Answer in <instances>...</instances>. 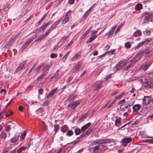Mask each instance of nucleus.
<instances>
[{
	"instance_id": "43",
	"label": "nucleus",
	"mask_w": 153,
	"mask_h": 153,
	"mask_svg": "<svg viewBox=\"0 0 153 153\" xmlns=\"http://www.w3.org/2000/svg\"><path fill=\"white\" fill-rule=\"evenodd\" d=\"M58 71H57L56 72V73L52 77H51L50 79L52 80L54 78L55 79L58 76L59 74L58 73H57Z\"/></svg>"
},
{
	"instance_id": "22",
	"label": "nucleus",
	"mask_w": 153,
	"mask_h": 153,
	"mask_svg": "<svg viewBox=\"0 0 153 153\" xmlns=\"http://www.w3.org/2000/svg\"><path fill=\"white\" fill-rule=\"evenodd\" d=\"M103 145H97L94 147H93V149L94 150V151L96 152L97 151H98L99 149H100L101 146H103Z\"/></svg>"
},
{
	"instance_id": "25",
	"label": "nucleus",
	"mask_w": 153,
	"mask_h": 153,
	"mask_svg": "<svg viewBox=\"0 0 153 153\" xmlns=\"http://www.w3.org/2000/svg\"><path fill=\"white\" fill-rule=\"evenodd\" d=\"M97 36H92L90 38L88 39V40L87 41L86 43H88L89 42H91L93 40L95 39L96 37Z\"/></svg>"
},
{
	"instance_id": "49",
	"label": "nucleus",
	"mask_w": 153,
	"mask_h": 153,
	"mask_svg": "<svg viewBox=\"0 0 153 153\" xmlns=\"http://www.w3.org/2000/svg\"><path fill=\"white\" fill-rule=\"evenodd\" d=\"M49 103V101H45V102L44 103H43L42 105L44 107L48 105Z\"/></svg>"
},
{
	"instance_id": "63",
	"label": "nucleus",
	"mask_w": 153,
	"mask_h": 153,
	"mask_svg": "<svg viewBox=\"0 0 153 153\" xmlns=\"http://www.w3.org/2000/svg\"><path fill=\"white\" fill-rule=\"evenodd\" d=\"M10 125H9L6 127L5 128V130L7 131H10Z\"/></svg>"
},
{
	"instance_id": "56",
	"label": "nucleus",
	"mask_w": 153,
	"mask_h": 153,
	"mask_svg": "<svg viewBox=\"0 0 153 153\" xmlns=\"http://www.w3.org/2000/svg\"><path fill=\"white\" fill-rule=\"evenodd\" d=\"M42 65H39L37 67H36V68L35 69L34 71H36V72H37L38 71L40 70L41 68H42Z\"/></svg>"
},
{
	"instance_id": "54",
	"label": "nucleus",
	"mask_w": 153,
	"mask_h": 153,
	"mask_svg": "<svg viewBox=\"0 0 153 153\" xmlns=\"http://www.w3.org/2000/svg\"><path fill=\"white\" fill-rule=\"evenodd\" d=\"M125 46L127 48H130L131 47V45L129 42H127L125 44Z\"/></svg>"
},
{
	"instance_id": "23",
	"label": "nucleus",
	"mask_w": 153,
	"mask_h": 153,
	"mask_svg": "<svg viewBox=\"0 0 153 153\" xmlns=\"http://www.w3.org/2000/svg\"><path fill=\"white\" fill-rule=\"evenodd\" d=\"M142 5L140 4H138L136 5L135 7V9L136 10H139L142 8Z\"/></svg>"
},
{
	"instance_id": "31",
	"label": "nucleus",
	"mask_w": 153,
	"mask_h": 153,
	"mask_svg": "<svg viewBox=\"0 0 153 153\" xmlns=\"http://www.w3.org/2000/svg\"><path fill=\"white\" fill-rule=\"evenodd\" d=\"M1 136L2 138H5L7 137V133L5 132H2L1 134Z\"/></svg>"
},
{
	"instance_id": "26",
	"label": "nucleus",
	"mask_w": 153,
	"mask_h": 153,
	"mask_svg": "<svg viewBox=\"0 0 153 153\" xmlns=\"http://www.w3.org/2000/svg\"><path fill=\"white\" fill-rule=\"evenodd\" d=\"M109 52H110L112 53L113 51H107L106 52L104 53V54H103L99 56H97V59H98L101 58L102 57L105 56L106 54H108Z\"/></svg>"
},
{
	"instance_id": "34",
	"label": "nucleus",
	"mask_w": 153,
	"mask_h": 153,
	"mask_svg": "<svg viewBox=\"0 0 153 153\" xmlns=\"http://www.w3.org/2000/svg\"><path fill=\"white\" fill-rule=\"evenodd\" d=\"M69 18L68 17L65 16L62 21V23L65 24L68 20Z\"/></svg>"
},
{
	"instance_id": "50",
	"label": "nucleus",
	"mask_w": 153,
	"mask_h": 153,
	"mask_svg": "<svg viewBox=\"0 0 153 153\" xmlns=\"http://www.w3.org/2000/svg\"><path fill=\"white\" fill-rule=\"evenodd\" d=\"M59 125H54V131H56V132H57L59 130Z\"/></svg>"
},
{
	"instance_id": "27",
	"label": "nucleus",
	"mask_w": 153,
	"mask_h": 153,
	"mask_svg": "<svg viewBox=\"0 0 153 153\" xmlns=\"http://www.w3.org/2000/svg\"><path fill=\"white\" fill-rule=\"evenodd\" d=\"M91 29V27H90L82 35V37L83 38L85 37L90 32Z\"/></svg>"
},
{
	"instance_id": "42",
	"label": "nucleus",
	"mask_w": 153,
	"mask_h": 153,
	"mask_svg": "<svg viewBox=\"0 0 153 153\" xmlns=\"http://www.w3.org/2000/svg\"><path fill=\"white\" fill-rule=\"evenodd\" d=\"M70 53V52L69 51L64 56L62 59V60L63 61L65 60L67 57H68L69 53Z\"/></svg>"
},
{
	"instance_id": "3",
	"label": "nucleus",
	"mask_w": 153,
	"mask_h": 153,
	"mask_svg": "<svg viewBox=\"0 0 153 153\" xmlns=\"http://www.w3.org/2000/svg\"><path fill=\"white\" fill-rule=\"evenodd\" d=\"M103 81H98L95 83L93 85L94 88V91H98L102 87V83Z\"/></svg>"
},
{
	"instance_id": "2",
	"label": "nucleus",
	"mask_w": 153,
	"mask_h": 153,
	"mask_svg": "<svg viewBox=\"0 0 153 153\" xmlns=\"http://www.w3.org/2000/svg\"><path fill=\"white\" fill-rule=\"evenodd\" d=\"M143 86L146 89L153 88V80L149 79H146L143 83Z\"/></svg>"
},
{
	"instance_id": "33",
	"label": "nucleus",
	"mask_w": 153,
	"mask_h": 153,
	"mask_svg": "<svg viewBox=\"0 0 153 153\" xmlns=\"http://www.w3.org/2000/svg\"><path fill=\"white\" fill-rule=\"evenodd\" d=\"M79 55L78 53H76L75 56L71 59V60L72 61L75 60L77 58H78Z\"/></svg>"
},
{
	"instance_id": "57",
	"label": "nucleus",
	"mask_w": 153,
	"mask_h": 153,
	"mask_svg": "<svg viewBox=\"0 0 153 153\" xmlns=\"http://www.w3.org/2000/svg\"><path fill=\"white\" fill-rule=\"evenodd\" d=\"M53 30L50 28V29H49L48 31L46 32L45 34L47 36L49 33H50Z\"/></svg>"
},
{
	"instance_id": "15",
	"label": "nucleus",
	"mask_w": 153,
	"mask_h": 153,
	"mask_svg": "<svg viewBox=\"0 0 153 153\" xmlns=\"http://www.w3.org/2000/svg\"><path fill=\"white\" fill-rule=\"evenodd\" d=\"M141 34V32L140 30H137L134 33L133 36L134 37H138L140 36Z\"/></svg>"
},
{
	"instance_id": "21",
	"label": "nucleus",
	"mask_w": 153,
	"mask_h": 153,
	"mask_svg": "<svg viewBox=\"0 0 153 153\" xmlns=\"http://www.w3.org/2000/svg\"><path fill=\"white\" fill-rule=\"evenodd\" d=\"M19 136H17L14 138H12L11 140V142L12 143H14L16 142L19 140Z\"/></svg>"
},
{
	"instance_id": "44",
	"label": "nucleus",
	"mask_w": 153,
	"mask_h": 153,
	"mask_svg": "<svg viewBox=\"0 0 153 153\" xmlns=\"http://www.w3.org/2000/svg\"><path fill=\"white\" fill-rule=\"evenodd\" d=\"M122 63V61H120L119 62L116 66V68H117V70H118L120 69V67Z\"/></svg>"
},
{
	"instance_id": "59",
	"label": "nucleus",
	"mask_w": 153,
	"mask_h": 153,
	"mask_svg": "<svg viewBox=\"0 0 153 153\" xmlns=\"http://www.w3.org/2000/svg\"><path fill=\"white\" fill-rule=\"evenodd\" d=\"M37 37V35H35L33 36L32 37L29 39L31 41V42H32L33 40L35 39Z\"/></svg>"
},
{
	"instance_id": "11",
	"label": "nucleus",
	"mask_w": 153,
	"mask_h": 153,
	"mask_svg": "<svg viewBox=\"0 0 153 153\" xmlns=\"http://www.w3.org/2000/svg\"><path fill=\"white\" fill-rule=\"evenodd\" d=\"M141 105L139 104H137L134 105L132 107L133 112H137L141 108Z\"/></svg>"
},
{
	"instance_id": "36",
	"label": "nucleus",
	"mask_w": 153,
	"mask_h": 153,
	"mask_svg": "<svg viewBox=\"0 0 153 153\" xmlns=\"http://www.w3.org/2000/svg\"><path fill=\"white\" fill-rule=\"evenodd\" d=\"M46 16L45 15L42 17L41 19L36 23V25L37 26L39 25L40 23L44 19Z\"/></svg>"
},
{
	"instance_id": "53",
	"label": "nucleus",
	"mask_w": 153,
	"mask_h": 153,
	"mask_svg": "<svg viewBox=\"0 0 153 153\" xmlns=\"http://www.w3.org/2000/svg\"><path fill=\"white\" fill-rule=\"evenodd\" d=\"M68 36H64L62 37V39L61 40V42H64L66 40V39L68 38Z\"/></svg>"
},
{
	"instance_id": "13",
	"label": "nucleus",
	"mask_w": 153,
	"mask_h": 153,
	"mask_svg": "<svg viewBox=\"0 0 153 153\" xmlns=\"http://www.w3.org/2000/svg\"><path fill=\"white\" fill-rule=\"evenodd\" d=\"M144 52L143 51H140L138 53L135 57L137 59V57H138V58L137 60V61H138L140 59L143 55Z\"/></svg>"
},
{
	"instance_id": "46",
	"label": "nucleus",
	"mask_w": 153,
	"mask_h": 153,
	"mask_svg": "<svg viewBox=\"0 0 153 153\" xmlns=\"http://www.w3.org/2000/svg\"><path fill=\"white\" fill-rule=\"evenodd\" d=\"M73 41H72V40L71 41L69 42V43L66 46L65 48V49H66L67 48H69L72 45V44L73 43Z\"/></svg>"
},
{
	"instance_id": "37",
	"label": "nucleus",
	"mask_w": 153,
	"mask_h": 153,
	"mask_svg": "<svg viewBox=\"0 0 153 153\" xmlns=\"http://www.w3.org/2000/svg\"><path fill=\"white\" fill-rule=\"evenodd\" d=\"M143 33L146 35H149L151 34V31L149 30H147L144 31Z\"/></svg>"
},
{
	"instance_id": "64",
	"label": "nucleus",
	"mask_w": 153,
	"mask_h": 153,
	"mask_svg": "<svg viewBox=\"0 0 153 153\" xmlns=\"http://www.w3.org/2000/svg\"><path fill=\"white\" fill-rule=\"evenodd\" d=\"M62 19H59L56 21L54 24L56 26L61 21Z\"/></svg>"
},
{
	"instance_id": "51",
	"label": "nucleus",
	"mask_w": 153,
	"mask_h": 153,
	"mask_svg": "<svg viewBox=\"0 0 153 153\" xmlns=\"http://www.w3.org/2000/svg\"><path fill=\"white\" fill-rule=\"evenodd\" d=\"M43 30L42 29V26L41 27H39V28L37 29H36L34 31L35 32H38L40 31H42V30Z\"/></svg>"
},
{
	"instance_id": "6",
	"label": "nucleus",
	"mask_w": 153,
	"mask_h": 153,
	"mask_svg": "<svg viewBox=\"0 0 153 153\" xmlns=\"http://www.w3.org/2000/svg\"><path fill=\"white\" fill-rule=\"evenodd\" d=\"M153 61L150 60L147 63H144L140 67V68L143 69L144 70H146L151 65Z\"/></svg>"
},
{
	"instance_id": "18",
	"label": "nucleus",
	"mask_w": 153,
	"mask_h": 153,
	"mask_svg": "<svg viewBox=\"0 0 153 153\" xmlns=\"http://www.w3.org/2000/svg\"><path fill=\"white\" fill-rule=\"evenodd\" d=\"M83 139L82 137H81L80 136L76 138V140L74 141L73 143L74 144L79 143V142L81 141Z\"/></svg>"
},
{
	"instance_id": "5",
	"label": "nucleus",
	"mask_w": 153,
	"mask_h": 153,
	"mask_svg": "<svg viewBox=\"0 0 153 153\" xmlns=\"http://www.w3.org/2000/svg\"><path fill=\"white\" fill-rule=\"evenodd\" d=\"M152 40L150 38L147 39H146L145 41L139 43L135 48V49H137V48H140L141 46L144 44H147L149 42H150Z\"/></svg>"
},
{
	"instance_id": "10",
	"label": "nucleus",
	"mask_w": 153,
	"mask_h": 153,
	"mask_svg": "<svg viewBox=\"0 0 153 153\" xmlns=\"http://www.w3.org/2000/svg\"><path fill=\"white\" fill-rule=\"evenodd\" d=\"M132 140L131 138H124L122 140V143L123 145L125 146L127 144L130 142Z\"/></svg>"
},
{
	"instance_id": "30",
	"label": "nucleus",
	"mask_w": 153,
	"mask_h": 153,
	"mask_svg": "<svg viewBox=\"0 0 153 153\" xmlns=\"http://www.w3.org/2000/svg\"><path fill=\"white\" fill-rule=\"evenodd\" d=\"M81 131V130L79 128H76L75 130V133L76 134L79 135V134Z\"/></svg>"
},
{
	"instance_id": "45",
	"label": "nucleus",
	"mask_w": 153,
	"mask_h": 153,
	"mask_svg": "<svg viewBox=\"0 0 153 153\" xmlns=\"http://www.w3.org/2000/svg\"><path fill=\"white\" fill-rule=\"evenodd\" d=\"M112 74H110L108 75L104 79L102 80L103 81V82L105 81H107L109 79H110L111 77V76Z\"/></svg>"
},
{
	"instance_id": "4",
	"label": "nucleus",
	"mask_w": 153,
	"mask_h": 153,
	"mask_svg": "<svg viewBox=\"0 0 153 153\" xmlns=\"http://www.w3.org/2000/svg\"><path fill=\"white\" fill-rule=\"evenodd\" d=\"M80 100H78L77 101L73 102H71V103L68 104L67 106L68 108V109L69 107H71L72 109L74 110L76 107L80 103Z\"/></svg>"
},
{
	"instance_id": "47",
	"label": "nucleus",
	"mask_w": 153,
	"mask_h": 153,
	"mask_svg": "<svg viewBox=\"0 0 153 153\" xmlns=\"http://www.w3.org/2000/svg\"><path fill=\"white\" fill-rule=\"evenodd\" d=\"M31 42V41L28 39L23 45H24L26 47Z\"/></svg>"
},
{
	"instance_id": "39",
	"label": "nucleus",
	"mask_w": 153,
	"mask_h": 153,
	"mask_svg": "<svg viewBox=\"0 0 153 153\" xmlns=\"http://www.w3.org/2000/svg\"><path fill=\"white\" fill-rule=\"evenodd\" d=\"M114 31H113V30H111L110 31H109L107 33L108 34V38L111 36H112L114 33Z\"/></svg>"
},
{
	"instance_id": "35",
	"label": "nucleus",
	"mask_w": 153,
	"mask_h": 153,
	"mask_svg": "<svg viewBox=\"0 0 153 153\" xmlns=\"http://www.w3.org/2000/svg\"><path fill=\"white\" fill-rule=\"evenodd\" d=\"M82 65V63L80 62H79L76 65L75 68L79 69Z\"/></svg>"
},
{
	"instance_id": "40",
	"label": "nucleus",
	"mask_w": 153,
	"mask_h": 153,
	"mask_svg": "<svg viewBox=\"0 0 153 153\" xmlns=\"http://www.w3.org/2000/svg\"><path fill=\"white\" fill-rule=\"evenodd\" d=\"M46 74L43 73L37 79L38 80H41L45 76Z\"/></svg>"
},
{
	"instance_id": "12",
	"label": "nucleus",
	"mask_w": 153,
	"mask_h": 153,
	"mask_svg": "<svg viewBox=\"0 0 153 153\" xmlns=\"http://www.w3.org/2000/svg\"><path fill=\"white\" fill-rule=\"evenodd\" d=\"M26 63L27 62L26 61H24L22 62L18 67L16 70L17 71H19L25 68L24 66L25 65H26Z\"/></svg>"
},
{
	"instance_id": "32",
	"label": "nucleus",
	"mask_w": 153,
	"mask_h": 153,
	"mask_svg": "<svg viewBox=\"0 0 153 153\" xmlns=\"http://www.w3.org/2000/svg\"><path fill=\"white\" fill-rule=\"evenodd\" d=\"M73 134V132L71 130H68L66 134V135L68 136H71Z\"/></svg>"
},
{
	"instance_id": "29",
	"label": "nucleus",
	"mask_w": 153,
	"mask_h": 153,
	"mask_svg": "<svg viewBox=\"0 0 153 153\" xmlns=\"http://www.w3.org/2000/svg\"><path fill=\"white\" fill-rule=\"evenodd\" d=\"M93 5L85 13V14L84 15V16H86L87 15H88L91 12V11L92 10Z\"/></svg>"
},
{
	"instance_id": "52",
	"label": "nucleus",
	"mask_w": 153,
	"mask_h": 153,
	"mask_svg": "<svg viewBox=\"0 0 153 153\" xmlns=\"http://www.w3.org/2000/svg\"><path fill=\"white\" fill-rule=\"evenodd\" d=\"M123 25L122 23H121L119 26L117 28V29L116 30V32L115 33L116 34L117 32H118L120 30V28H121V27L123 26Z\"/></svg>"
},
{
	"instance_id": "16",
	"label": "nucleus",
	"mask_w": 153,
	"mask_h": 153,
	"mask_svg": "<svg viewBox=\"0 0 153 153\" xmlns=\"http://www.w3.org/2000/svg\"><path fill=\"white\" fill-rule=\"evenodd\" d=\"M77 95H75L74 94H72L70 96L68 99V100L69 102H71V101L74 100L76 97Z\"/></svg>"
},
{
	"instance_id": "61",
	"label": "nucleus",
	"mask_w": 153,
	"mask_h": 153,
	"mask_svg": "<svg viewBox=\"0 0 153 153\" xmlns=\"http://www.w3.org/2000/svg\"><path fill=\"white\" fill-rule=\"evenodd\" d=\"M92 131V129H91V128L89 129L88 130V131H87L86 133H85L86 135H88V134H89L91 133V132Z\"/></svg>"
},
{
	"instance_id": "20",
	"label": "nucleus",
	"mask_w": 153,
	"mask_h": 153,
	"mask_svg": "<svg viewBox=\"0 0 153 153\" xmlns=\"http://www.w3.org/2000/svg\"><path fill=\"white\" fill-rule=\"evenodd\" d=\"M50 67V65H47L43 69L44 70L43 73L46 74H47V71L49 69Z\"/></svg>"
},
{
	"instance_id": "48",
	"label": "nucleus",
	"mask_w": 153,
	"mask_h": 153,
	"mask_svg": "<svg viewBox=\"0 0 153 153\" xmlns=\"http://www.w3.org/2000/svg\"><path fill=\"white\" fill-rule=\"evenodd\" d=\"M56 88L53 89L49 93L51 94V95L52 96L56 92Z\"/></svg>"
},
{
	"instance_id": "14",
	"label": "nucleus",
	"mask_w": 153,
	"mask_h": 153,
	"mask_svg": "<svg viewBox=\"0 0 153 153\" xmlns=\"http://www.w3.org/2000/svg\"><path fill=\"white\" fill-rule=\"evenodd\" d=\"M91 123H89L83 126L81 128V131H83L87 129L91 125Z\"/></svg>"
},
{
	"instance_id": "17",
	"label": "nucleus",
	"mask_w": 153,
	"mask_h": 153,
	"mask_svg": "<svg viewBox=\"0 0 153 153\" xmlns=\"http://www.w3.org/2000/svg\"><path fill=\"white\" fill-rule=\"evenodd\" d=\"M46 36V35L45 34H42L40 37H39L38 39H36L35 41L36 42H38L39 41H41V40H42Z\"/></svg>"
},
{
	"instance_id": "24",
	"label": "nucleus",
	"mask_w": 153,
	"mask_h": 153,
	"mask_svg": "<svg viewBox=\"0 0 153 153\" xmlns=\"http://www.w3.org/2000/svg\"><path fill=\"white\" fill-rule=\"evenodd\" d=\"M26 131H24L23 134H21V136L20 137V140L21 141L23 140L25 138L26 134Z\"/></svg>"
},
{
	"instance_id": "28",
	"label": "nucleus",
	"mask_w": 153,
	"mask_h": 153,
	"mask_svg": "<svg viewBox=\"0 0 153 153\" xmlns=\"http://www.w3.org/2000/svg\"><path fill=\"white\" fill-rule=\"evenodd\" d=\"M137 58L134 56L130 61V65H131V66L132 65H133L134 64V62L137 61Z\"/></svg>"
},
{
	"instance_id": "1",
	"label": "nucleus",
	"mask_w": 153,
	"mask_h": 153,
	"mask_svg": "<svg viewBox=\"0 0 153 153\" xmlns=\"http://www.w3.org/2000/svg\"><path fill=\"white\" fill-rule=\"evenodd\" d=\"M153 15V13L151 12H145L143 13V24H147L149 23V19Z\"/></svg>"
},
{
	"instance_id": "19",
	"label": "nucleus",
	"mask_w": 153,
	"mask_h": 153,
	"mask_svg": "<svg viewBox=\"0 0 153 153\" xmlns=\"http://www.w3.org/2000/svg\"><path fill=\"white\" fill-rule=\"evenodd\" d=\"M68 127L66 125L62 126L61 128V131L63 132H65L68 129Z\"/></svg>"
},
{
	"instance_id": "55",
	"label": "nucleus",
	"mask_w": 153,
	"mask_h": 153,
	"mask_svg": "<svg viewBox=\"0 0 153 153\" xmlns=\"http://www.w3.org/2000/svg\"><path fill=\"white\" fill-rule=\"evenodd\" d=\"M71 10H69L66 13L65 16L68 17H69L70 16L71 13Z\"/></svg>"
},
{
	"instance_id": "7",
	"label": "nucleus",
	"mask_w": 153,
	"mask_h": 153,
	"mask_svg": "<svg viewBox=\"0 0 153 153\" xmlns=\"http://www.w3.org/2000/svg\"><path fill=\"white\" fill-rule=\"evenodd\" d=\"M98 144H106L109 143L111 141L110 139H98Z\"/></svg>"
},
{
	"instance_id": "9",
	"label": "nucleus",
	"mask_w": 153,
	"mask_h": 153,
	"mask_svg": "<svg viewBox=\"0 0 153 153\" xmlns=\"http://www.w3.org/2000/svg\"><path fill=\"white\" fill-rule=\"evenodd\" d=\"M151 100V98L150 96H145L143 100V103L145 105H148Z\"/></svg>"
},
{
	"instance_id": "60",
	"label": "nucleus",
	"mask_w": 153,
	"mask_h": 153,
	"mask_svg": "<svg viewBox=\"0 0 153 153\" xmlns=\"http://www.w3.org/2000/svg\"><path fill=\"white\" fill-rule=\"evenodd\" d=\"M151 52V50L149 49H147L145 51V53L146 54H149Z\"/></svg>"
},
{
	"instance_id": "62",
	"label": "nucleus",
	"mask_w": 153,
	"mask_h": 153,
	"mask_svg": "<svg viewBox=\"0 0 153 153\" xmlns=\"http://www.w3.org/2000/svg\"><path fill=\"white\" fill-rule=\"evenodd\" d=\"M73 78V76H71L67 80V83L69 82Z\"/></svg>"
},
{
	"instance_id": "58",
	"label": "nucleus",
	"mask_w": 153,
	"mask_h": 153,
	"mask_svg": "<svg viewBox=\"0 0 153 153\" xmlns=\"http://www.w3.org/2000/svg\"><path fill=\"white\" fill-rule=\"evenodd\" d=\"M57 56V54H54V53H52L51 55V58H56V57Z\"/></svg>"
},
{
	"instance_id": "41",
	"label": "nucleus",
	"mask_w": 153,
	"mask_h": 153,
	"mask_svg": "<svg viewBox=\"0 0 153 153\" xmlns=\"http://www.w3.org/2000/svg\"><path fill=\"white\" fill-rule=\"evenodd\" d=\"M134 103V101H133L131 100L130 101H128L127 102V103L128 104V106H132Z\"/></svg>"
},
{
	"instance_id": "38",
	"label": "nucleus",
	"mask_w": 153,
	"mask_h": 153,
	"mask_svg": "<svg viewBox=\"0 0 153 153\" xmlns=\"http://www.w3.org/2000/svg\"><path fill=\"white\" fill-rule=\"evenodd\" d=\"M121 121V119L119 118V119H117L115 121V124L117 126L120 125V122Z\"/></svg>"
},
{
	"instance_id": "8",
	"label": "nucleus",
	"mask_w": 153,
	"mask_h": 153,
	"mask_svg": "<svg viewBox=\"0 0 153 153\" xmlns=\"http://www.w3.org/2000/svg\"><path fill=\"white\" fill-rule=\"evenodd\" d=\"M149 107H145L142 108L139 112V115H143L146 114L149 111Z\"/></svg>"
}]
</instances>
